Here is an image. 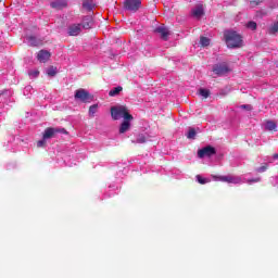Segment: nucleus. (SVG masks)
Returning a JSON list of instances; mask_svg holds the SVG:
<instances>
[{"instance_id":"obj_1","label":"nucleus","mask_w":278,"mask_h":278,"mask_svg":"<svg viewBox=\"0 0 278 278\" xmlns=\"http://www.w3.org/2000/svg\"><path fill=\"white\" fill-rule=\"evenodd\" d=\"M224 40L228 49H239V47H242V37L233 30H225Z\"/></svg>"},{"instance_id":"obj_2","label":"nucleus","mask_w":278,"mask_h":278,"mask_svg":"<svg viewBox=\"0 0 278 278\" xmlns=\"http://www.w3.org/2000/svg\"><path fill=\"white\" fill-rule=\"evenodd\" d=\"M111 116L113 121H121V118H124V121H134V116L129 114V110L124 105L111 108Z\"/></svg>"},{"instance_id":"obj_3","label":"nucleus","mask_w":278,"mask_h":278,"mask_svg":"<svg viewBox=\"0 0 278 278\" xmlns=\"http://www.w3.org/2000/svg\"><path fill=\"white\" fill-rule=\"evenodd\" d=\"M141 5H142V0H125L124 1V9L128 10V12H138Z\"/></svg>"},{"instance_id":"obj_4","label":"nucleus","mask_w":278,"mask_h":278,"mask_svg":"<svg viewBox=\"0 0 278 278\" xmlns=\"http://www.w3.org/2000/svg\"><path fill=\"white\" fill-rule=\"evenodd\" d=\"M217 181H224L226 184H242L240 176L227 175V176H213Z\"/></svg>"},{"instance_id":"obj_5","label":"nucleus","mask_w":278,"mask_h":278,"mask_svg":"<svg viewBox=\"0 0 278 278\" xmlns=\"http://www.w3.org/2000/svg\"><path fill=\"white\" fill-rule=\"evenodd\" d=\"M54 134H64L66 136L68 135V131H66L64 128L49 127L43 131V140H49L50 138H53Z\"/></svg>"},{"instance_id":"obj_6","label":"nucleus","mask_w":278,"mask_h":278,"mask_svg":"<svg viewBox=\"0 0 278 278\" xmlns=\"http://www.w3.org/2000/svg\"><path fill=\"white\" fill-rule=\"evenodd\" d=\"M212 155H216V149L212 146H207L198 151V157L203 160V157H212Z\"/></svg>"},{"instance_id":"obj_7","label":"nucleus","mask_w":278,"mask_h":278,"mask_svg":"<svg viewBox=\"0 0 278 278\" xmlns=\"http://www.w3.org/2000/svg\"><path fill=\"white\" fill-rule=\"evenodd\" d=\"M75 99H78V101H81L83 103H90V101L92 100L90 93L86 91V89L76 90Z\"/></svg>"},{"instance_id":"obj_8","label":"nucleus","mask_w":278,"mask_h":278,"mask_svg":"<svg viewBox=\"0 0 278 278\" xmlns=\"http://www.w3.org/2000/svg\"><path fill=\"white\" fill-rule=\"evenodd\" d=\"M213 72L215 75H226V73H229V67L225 63L216 64L213 67Z\"/></svg>"},{"instance_id":"obj_9","label":"nucleus","mask_w":278,"mask_h":278,"mask_svg":"<svg viewBox=\"0 0 278 278\" xmlns=\"http://www.w3.org/2000/svg\"><path fill=\"white\" fill-rule=\"evenodd\" d=\"M50 5L53 10H64V8H68V0H53Z\"/></svg>"},{"instance_id":"obj_10","label":"nucleus","mask_w":278,"mask_h":278,"mask_svg":"<svg viewBox=\"0 0 278 278\" xmlns=\"http://www.w3.org/2000/svg\"><path fill=\"white\" fill-rule=\"evenodd\" d=\"M51 58V52L47 50H40L37 54L38 62H41L45 64L46 62H49V59Z\"/></svg>"},{"instance_id":"obj_11","label":"nucleus","mask_w":278,"mask_h":278,"mask_svg":"<svg viewBox=\"0 0 278 278\" xmlns=\"http://www.w3.org/2000/svg\"><path fill=\"white\" fill-rule=\"evenodd\" d=\"M81 33V24H73L68 27L70 36H79Z\"/></svg>"},{"instance_id":"obj_12","label":"nucleus","mask_w":278,"mask_h":278,"mask_svg":"<svg viewBox=\"0 0 278 278\" xmlns=\"http://www.w3.org/2000/svg\"><path fill=\"white\" fill-rule=\"evenodd\" d=\"M25 42L29 45L30 47H38L39 45H42V41L35 36H27L25 37Z\"/></svg>"},{"instance_id":"obj_13","label":"nucleus","mask_w":278,"mask_h":278,"mask_svg":"<svg viewBox=\"0 0 278 278\" xmlns=\"http://www.w3.org/2000/svg\"><path fill=\"white\" fill-rule=\"evenodd\" d=\"M155 31L157 34H161V38L163 40H168V36L170 35V33L168 31V28H166L164 26H160V27L155 28Z\"/></svg>"},{"instance_id":"obj_14","label":"nucleus","mask_w":278,"mask_h":278,"mask_svg":"<svg viewBox=\"0 0 278 278\" xmlns=\"http://www.w3.org/2000/svg\"><path fill=\"white\" fill-rule=\"evenodd\" d=\"M191 14L194 18H201L205 14L203 11V5H197L194 9H192Z\"/></svg>"},{"instance_id":"obj_15","label":"nucleus","mask_w":278,"mask_h":278,"mask_svg":"<svg viewBox=\"0 0 278 278\" xmlns=\"http://www.w3.org/2000/svg\"><path fill=\"white\" fill-rule=\"evenodd\" d=\"M131 119H124V122L119 126V134H126V131H129L131 129Z\"/></svg>"},{"instance_id":"obj_16","label":"nucleus","mask_w":278,"mask_h":278,"mask_svg":"<svg viewBox=\"0 0 278 278\" xmlns=\"http://www.w3.org/2000/svg\"><path fill=\"white\" fill-rule=\"evenodd\" d=\"M93 22H92V16H86L83 20V28L84 29H90L92 27Z\"/></svg>"},{"instance_id":"obj_17","label":"nucleus","mask_w":278,"mask_h":278,"mask_svg":"<svg viewBox=\"0 0 278 278\" xmlns=\"http://www.w3.org/2000/svg\"><path fill=\"white\" fill-rule=\"evenodd\" d=\"M265 129L267 131H275L277 129V123L273 121L265 122Z\"/></svg>"},{"instance_id":"obj_18","label":"nucleus","mask_w":278,"mask_h":278,"mask_svg":"<svg viewBox=\"0 0 278 278\" xmlns=\"http://www.w3.org/2000/svg\"><path fill=\"white\" fill-rule=\"evenodd\" d=\"M48 77H55L58 75V67L50 66L46 70Z\"/></svg>"},{"instance_id":"obj_19","label":"nucleus","mask_w":278,"mask_h":278,"mask_svg":"<svg viewBox=\"0 0 278 278\" xmlns=\"http://www.w3.org/2000/svg\"><path fill=\"white\" fill-rule=\"evenodd\" d=\"M83 8H85L86 10H92V8H94V1L83 0Z\"/></svg>"},{"instance_id":"obj_20","label":"nucleus","mask_w":278,"mask_h":278,"mask_svg":"<svg viewBox=\"0 0 278 278\" xmlns=\"http://www.w3.org/2000/svg\"><path fill=\"white\" fill-rule=\"evenodd\" d=\"M121 92H123V87L118 86L113 88L110 92L109 96L110 97H116L117 94H121Z\"/></svg>"},{"instance_id":"obj_21","label":"nucleus","mask_w":278,"mask_h":278,"mask_svg":"<svg viewBox=\"0 0 278 278\" xmlns=\"http://www.w3.org/2000/svg\"><path fill=\"white\" fill-rule=\"evenodd\" d=\"M278 33V22H275L269 28L268 34H277Z\"/></svg>"},{"instance_id":"obj_22","label":"nucleus","mask_w":278,"mask_h":278,"mask_svg":"<svg viewBox=\"0 0 278 278\" xmlns=\"http://www.w3.org/2000/svg\"><path fill=\"white\" fill-rule=\"evenodd\" d=\"M195 137H197V130H194V128H189L187 138H189L190 140H194Z\"/></svg>"},{"instance_id":"obj_23","label":"nucleus","mask_w":278,"mask_h":278,"mask_svg":"<svg viewBox=\"0 0 278 278\" xmlns=\"http://www.w3.org/2000/svg\"><path fill=\"white\" fill-rule=\"evenodd\" d=\"M197 181L198 184L205 185V184H210V178H203L201 175H198Z\"/></svg>"},{"instance_id":"obj_24","label":"nucleus","mask_w":278,"mask_h":278,"mask_svg":"<svg viewBox=\"0 0 278 278\" xmlns=\"http://www.w3.org/2000/svg\"><path fill=\"white\" fill-rule=\"evenodd\" d=\"M200 45H202V47H210V38L201 37Z\"/></svg>"},{"instance_id":"obj_25","label":"nucleus","mask_w":278,"mask_h":278,"mask_svg":"<svg viewBox=\"0 0 278 278\" xmlns=\"http://www.w3.org/2000/svg\"><path fill=\"white\" fill-rule=\"evenodd\" d=\"M99 109V105L93 104L89 108V116H94L97 114V110Z\"/></svg>"},{"instance_id":"obj_26","label":"nucleus","mask_w":278,"mask_h":278,"mask_svg":"<svg viewBox=\"0 0 278 278\" xmlns=\"http://www.w3.org/2000/svg\"><path fill=\"white\" fill-rule=\"evenodd\" d=\"M136 142L138 144H144V142H147V137H144V135H138Z\"/></svg>"},{"instance_id":"obj_27","label":"nucleus","mask_w":278,"mask_h":278,"mask_svg":"<svg viewBox=\"0 0 278 278\" xmlns=\"http://www.w3.org/2000/svg\"><path fill=\"white\" fill-rule=\"evenodd\" d=\"M199 94L201 97H203L204 99H207V97H210V90H207V89H200L199 90Z\"/></svg>"},{"instance_id":"obj_28","label":"nucleus","mask_w":278,"mask_h":278,"mask_svg":"<svg viewBox=\"0 0 278 278\" xmlns=\"http://www.w3.org/2000/svg\"><path fill=\"white\" fill-rule=\"evenodd\" d=\"M28 75H29V77H31V78H36V77H38V75H40V72H39L38 70H30V71L28 72Z\"/></svg>"},{"instance_id":"obj_29","label":"nucleus","mask_w":278,"mask_h":278,"mask_svg":"<svg viewBox=\"0 0 278 278\" xmlns=\"http://www.w3.org/2000/svg\"><path fill=\"white\" fill-rule=\"evenodd\" d=\"M247 27H248V29L255 30V29H257V23H255V22H249V23L247 24Z\"/></svg>"},{"instance_id":"obj_30","label":"nucleus","mask_w":278,"mask_h":278,"mask_svg":"<svg viewBox=\"0 0 278 278\" xmlns=\"http://www.w3.org/2000/svg\"><path fill=\"white\" fill-rule=\"evenodd\" d=\"M267 169H268V165H263L256 168V173H266Z\"/></svg>"},{"instance_id":"obj_31","label":"nucleus","mask_w":278,"mask_h":278,"mask_svg":"<svg viewBox=\"0 0 278 278\" xmlns=\"http://www.w3.org/2000/svg\"><path fill=\"white\" fill-rule=\"evenodd\" d=\"M45 144H47V139H45V137H42V140H39L37 142V147L42 148V147H45Z\"/></svg>"},{"instance_id":"obj_32","label":"nucleus","mask_w":278,"mask_h":278,"mask_svg":"<svg viewBox=\"0 0 278 278\" xmlns=\"http://www.w3.org/2000/svg\"><path fill=\"white\" fill-rule=\"evenodd\" d=\"M241 110L251 111V110H253V106H251L250 104H243V105H241Z\"/></svg>"},{"instance_id":"obj_33","label":"nucleus","mask_w":278,"mask_h":278,"mask_svg":"<svg viewBox=\"0 0 278 278\" xmlns=\"http://www.w3.org/2000/svg\"><path fill=\"white\" fill-rule=\"evenodd\" d=\"M31 90H34V88H31V86H26L24 88V94H27V92H30Z\"/></svg>"},{"instance_id":"obj_34","label":"nucleus","mask_w":278,"mask_h":278,"mask_svg":"<svg viewBox=\"0 0 278 278\" xmlns=\"http://www.w3.org/2000/svg\"><path fill=\"white\" fill-rule=\"evenodd\" d=\"M257 181H260V178L249 180L248 182H249V184H257Z\"/></svg>"},{"instance_id":"obj_35","label":"nucleus","mask_w":278,"mask_h":278,"mask_svg":"<svg viewBox=\"0 0 278 278\" xmlns=\"http://www.w3.org/2000/svg\"><path fill=\"white\" fill-rule=\"evenodd\" d=\"M273 160H278V154H274Z\"/></svg>"}]
</instances>
